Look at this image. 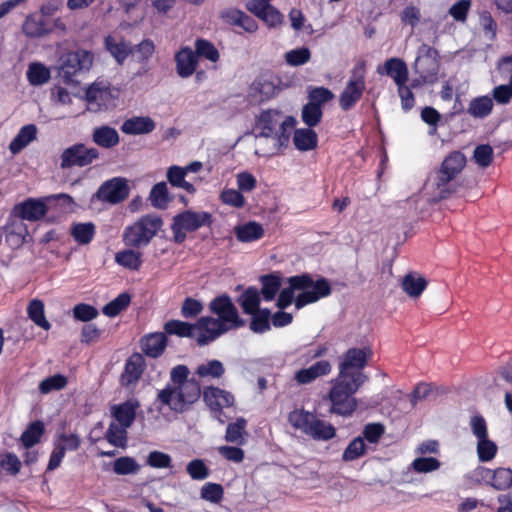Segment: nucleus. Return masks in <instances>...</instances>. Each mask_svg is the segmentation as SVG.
I'll return each instance as SVG.
<instances>
[{
	"mask_svg": "<svg viewBox=\"0 0 512 512\" xmlns=\"http://www.w3.org/2000/svg\"><path fill=\"white\" fill-rule=\"evenodd\" d=\"M189 368L177 365L170 371V382L159 391L157 401L172 411L182 413L201 396V387L195 378H189Z\"/></svg>",
	"mask_w": 512,
	"mask_h": 512,
	"instance_id": "1",
	"label": "nucleus"
},
{
	"mask_svg": "<svg viewBox=\"0 0 512 512\" xmlns=\"http://www.w3.org/2000/svg\"><path fill=\"white\" fill-rule=\"evenodd\" d=\"M163 226L161 217L147 214L138 218L123 231V242L127 247L141 249L148 246Z\"/></svg>",
	"mask_w": 512,
	"mask_h": 512,
	"instance_id": "2",
	"label": "nucleus"
},
{
	"mask_svg": "<svg viewBox=\"0 0 512 512\" xmlns=\"http://www.w3.org/2000/svg\"><path fill=\"white\" fill-rule=\"evenodd\" d=\"M361 376L348 380L338 377L336 383L329 392L331 401L330 412L340 416H350L356 410L357 401L353 396L361 386Z\"/></svg>",
	"mask_w": 512,
	"mask_h": 512,
	"instance_id": "3",
	"label": "nucleus"
},
{
	"mask_svg": "<svg viewBox=\"0 0 512 512\" xmlns=\"http://www.w3.org/2000/svg\"><path fill=\"white\" fill-rule=\"evenodd\" d=\"M466 164V157L460 151L450 153L442 162L440 169L436 172L434 186L435 196L439 199H446L457 192L455 178L463 170Z\"/></svg>",
	"mask_w": 512,
	"mask_h": 512,
	"instance_id": "4",
	"label": "nucleus"
},
{
	"mask_svg": "<svg viewBox=\"0 0 512 512\" xmlns=\"http://www.w3.org/2000/svg\"><path fill=\"white\" fill-rule=\"evenodd\" d=\"M288 421L295 429L316 441H329L336 436V429L331 423L304 409L290 412Z\"/></svg>",
	"mask_w": 512,
	"mask_h": 512,
	"instance_id": "5",
	"label": "nucleus"
},
{
	"mask_svg": "<svg viewBox=\"0 0 512 512\" xmlns=\"http://www.w3.org/2000/svg\"><path fill=\"white\" fill-rule=\"evenodd\" d=\"M212 223L213 215L210 212L184 210L172 219L173 241L182 244L187 238V233L195 232L202 227H210Z\"/></svg>",
	"mask_w": 512,
	"mask_h": 512,
	"instance_id": "6",
	"label": "nucleus"
},
{
	"mask_svg": "<svg viewBox=\"0 0 512 512\" xmlns=\"http://www.w3.org/2000/svg\"><path fill=\"white\" fill-rule=\"evenodd\" d=\"M94 56L90 51L78 49L68 52L61 58L59 77L67 85L77 84L76 75L88 71L93 64Z\"/></svg>",
	"mask_w": 512,
	"mask_h": 512,
	"instance_id": "7",
	"label": "nucleus"
},
{
	"mask_svg": "<svg viewBox=\"0 0 512 512\" xmlns=\"http://www.w3.org/2000/svg\"><path fill=\"white\" fill-rule=\"evenodd\" d=\"M57 199L62 205L72 208L75 202L68 194H58L48 198H28L15 206V213L23 220L37 221L47 213L46 200Z\"/></svg>",
	"mask_w": 512,
	"mask_h": 512,
	"instance_id": "8",
	"label": "nucleus"
},
{
	"mask_svg": "<svg viewBox=\"0 0 512 512\" xmlns=\"http://www.w3.org/2000/svg\"><path fill=\"white\" fill-rule=\"evenodd\" d=\"M371 349L364 348H350L343 355L342 361L339 363V376L343 379L361 376V385L367 380V376L361 371L368 362L371 356Z\"/></svg>",
	"mask_w": 512,
	"mask_h": 512,
	"instance_id": "9",
	"label": "nucleus"
},
{
	"mask_svg": "<svg viewBox=\"0 0 512 512\" xmlns=\"http://www.w3.org/2000/svg\"><path fill=\"white\" fill-rule=\"evenodd\" d=\"M211 313L217 315L216 321H221L228 330L244 327L246 321L239 316L238 310L232 299L227 294H222L211 300L209 303Z\"/></svg>",
	"mask_w": 512,
	"mask_h": 512,
	"instance_id": "10",
	"label": "nucleus"
},
{
	"mask_svg": "<svg viewBox=\"0 0 512 512\" xmlns=\"http://www.w3.org/2000/svg\"><path fill=\"white\" fill-rule=\"evenodd\" d=\"M438 58V51L435 48L427 44H422L419 47L414 69L424 82L436 81L439 71Z\"/></svg>",
	"mask_w": 512,
	"mask_h": 512,
	"instance_id": "11",
	"label": "nucleus"
},
{
	"mask_svg": "<svg viewBox=\"0 0 512 512\" xmlns=\"http://www.w3.org/2000/svg\"><path fill=\"white\" fill-rule=\"evenodd\" d=\"M129 192L130 188L127 179L123 177H113L103 182L93 197L103 203L115 205L127 199Z\"/></svg>",
	"mask_w": 512,
	"mask_h": 512,
	"instance_id": "12",
	"label": "nucleus"
},
{
	"mask_svg": "<svg viewBox=\"0 0 512 512\" xmlns=\"http://www.w3.org/2000/svg\"><path fill=\"white\" fill-rule=\"evenodd\" d=\"M99 157L96 148H87L84 144L78 143L66 148L61 154V168L74 166L84 167L90 165Z\"/></svg>",
	"mask_w": 512,
	"mask_h": 512,
	"instance_id": "13",
	"label": "nucleus"
},
{
	"mask_svg": "<svg viewBox=\"0 0 512 512\" xmlns=\"http://www.w3.org/2000/svg\"><path fill=\"white\" fill-rule=\"evenodd\" d=\"M365 90L364 74L358 67L352 70V75L339 97V106L343 111H349L361 99Z\"/></svg>",
	"mask_w": 512,
	"mask_h": 512,
	"instance_id": "14",
	"label": "nucleus"
},
{
	"mask_svg": "<svg viewBox=\"0 0 512 512\" xmlns=\"http://www.w3.org/2000/svg\"><path fill=\"white\" fill-rule=\"evenodd\" d=\"M195 326L196 336L194 338L199 346L208 345L229 331L228 327L223 326L221 321H216V318L210 316L200 317Z\"/></svg>",
	"mask_w": 512,
	"mask_h": 512,
	"instance_id": "15",
	"label": "nucleus"
},
{
	"mask_svg": "<svg viewBox=\"0 0 512 512\" xmlns=\"http://www.w3.org/2000/svg\"><path fill=\"white\" fill-rule=\"evenodd\" d=\"M332 293L330 281L327 278L320 277L316 281L311 278L308 289L301 290L295 298V306L301 309L309 304L315 303L322 298L328 297Z\"/></svg>",
	"mask_w": 512,
	"mask_h": 512,
	"instance_id": "16",
	"label": "nucleus"
},
{
	"mask_svg": "<svg viewBox=\"0 0 512 512\" xmlns=\"http://www.w3.org/2000/svg\"><path fill=\"white\" fill-rule=\"evenodd\" d=\"M246 8L270 28H276L284 21L282 13L267 0H248Z\"/></svg>",
	"mask_w": 512,
	"mask_h": 512,
	"instance_id": "17",
	"label": "nucleus"
},
{
	"mask_svg": "<svg viewBox=\"0 0 512 512\" xmlns=\"http://www.w3.org/2000/svg\"><path fill=\"white\" fill-rule=\"evenodd\" d=\"M289 284L288 287L283 288L277 299V307L281 310L289 307L294 299L295 291H301L308 289V286L311 283V275L308 273H303L300 275L291 276L287 279Z\"/></svg>",
	"mask_w": 512,
	"mask_h": 512,
	"instance_id": "18",
	"label": "nucleus"
},
{
	"mask_svg": "<svg viewBox=\"0 0 512 512\" xmlns=\"http://www.w3.org/2000/svg\"><path fill=\"white\" fill-rule=\"evenodd\" d=\"M285 117L279 109L262 110L256 117V127L260 129L256 137L271 138Z\"/></svg>",
	"mask_w": 512,
	"mask_h": 512,
	"instance_id": "19",
	"label": "nucleus"
},
{
	"mask_svg": "<svg viewBox=\"0 0 512 512\" xmlns=\"http://www.w3.org/2000/svg\"><path fill=\"white\" fill-rule=\"evenodd\" d=\"M332 366L328 360H320L307 368H301L294 373L293 380L298 385L313 383L320 377L330 374Z\"/></svg>",
	"mask_w": 512,
	"mask_h": 512,
	"instance_id": "20",
	"label": "nucleus"
},
{
	"mask_svg": "<svg viewBox=\"0 0 512 512\" xmlns=\"http://www.w3.org/2000/svg\"><path fill=\"white\" fill-rule=\"evenodd\" d=\"M176 64V72L181 78H188L192 76L198 66V59L194 54V50L189 46L180 48L174 56Z\"/></svg>",
	"mask_w": 512,
	"mask_h": 512,
	"instance_id": "21",
	"label": "nucleus"
},
{
	"mask_svg": "<svg viewBox=\"0 0 512 512\" xmlns=\"http://www.w3.org/2000/svg\"><path fill=\"white\" fill-rule=\"evenodd\" d=\"M202 396L209 409L228 408L233 406L235 401L232 393L215 386L205 387Z\"/></svg>",
	"mask_w": 512,
	"mask_h": 512,
	"instance_id": "22",
	"label": "nucleus"
},
{
	"mask_svg": "<svg viewBox=\"0 0 512 512\" xmlns=\"http://www.w3.org/2000/svg\"><path fill=\"white\" fill-rule=\"evenodd\" d=\"M377 73L387 75L392 78L397 86L406 84L408 81V68L406 63L400 58H389L384 65L377 67Z\"/></svg>",
	"mask_w": 512,
	"mask_h": 512,
	"instance_id": "23",
	"label": "nucleus"
},
{
	"mask_svg": "<svg viewBox=\"0 0 512 512\" xmlns=\"http://www.w3.org/2000/svg\"><path fill=\"white\" fill-rule=\"evenodd\" d=\"M155 128L156 122L150 116H133L124 120L120 130L126 135H146Z\"/></svg>",
	"mask_w": 512,
	"mask_h": 512,
	"instance_id": "24",
	"label": "nucleus"
},
{
	"mask_svg": "<svg viewBox=\"0 0 512 512\" xmlns=\"http://www.w3.org/2000/svg\"><path fill=\"white\" fill-rule=\"evenodd\" d=\"M139 407L137 401L127 400L120 404L111 406V416L115 420L114 422L124 427L130 428L136 418V410Z\"/></svg>",
	"mask_w": 512,
	"mask_h": 512,
	"instance_id": "25",
	"label": "nucleus"
},
{
	"mask_svg": "<svg viewBox=\"0 0 512 512\" xmlns=\"http://www.w3.org/2000/svg\"><path fill=\"white\" fill-rule=\"evenodd\" d=\"M142 352L151 358L162 355L167 346V337L163 332L145 335L140 341Z\"/></svg>",
	"mask_w": 512,
	"mask_h": 512,
	"instance_id": "26",
	"label": "nucleus"
},
{
	"mask_svg": "<svg viewBox=\"0 0 512 512\" xmlns=\"http://www.w3.org/2000/svg\"><path fill=\"white\" fill-rule=\"evenodd\" d=\"M234 233L239 242L250 243L261 239L264 236V229L258 222L249 221L235 226Z\"/></svg>",
	"mask_w": 512,
	"mask_h": 512,
	"instance_id": "27",
	"label": "nucleus"
},
{
	"mask_svg": "<svg viewBox=\"0 0 512 512\" xmlns=\"http://www.w3.org/2000/svg\"><path fill=\"white\" fill-rule=\"evenodd\" d=\"M92 139L98 146L106 149L113 148L120 142L117 130L108 125L96 127L93 130Z\"/></svg>",
	"mask_w": 512,
	"mask_h": 512,
	"instance_id": "28",
	"label": "nucleus"
},
{
	"mask_svg": "<svg viewBox=\"0 0 512 512\" xmlns=\"http://www.w3.org/2000/svg\"><path fill=\"white\" fill-rule=\"evenodd\" d=\"M37 137V127L35 124H27L20 128L17 135L9 144V150L12 154H17L28 146Z\"/></svg>",
	"mask_w": 512,
	"mask_h": 512,
	"instance_id": "29",
	"label": "nucleus"
},
{
	"mask_svg": "<svg viewBox=\"0 0 512 512\" xmlns=\"http://www.w3.org/2000/svg\"><path fill=\"white\" fill-rule=\"evenodd\" d=\"M244 314H250L260 310L261 295L259 290L250 286L246 288L236 299Z\"/></svg>",
	"mask_w": 512,
	"mask_h": 512,
	"instance_id": "30",
	"label": "nucleus"
},
{
	"mask_svg": "<svg viewBox=\"0 0 512 512\" xmlns=\"http://www.w3.org/2000/svg\"><path fill=\"white\" fill-rule=\"evenodd\" d=\"M143 373V358L140 354H133L128 358L125 364L122 382L125 385H131L138 382Z\"/></svg>",
	"mask_w": 512,
	"mask_h": 512,
	"instance_id": "31",
	"label": "nucleus"
},
{
	"mask_svg": "<svg viewBox=\"0 0 512 512\" xmlns=\"http://www.w3.org/2000/svg\"><path fill=\"white\" fill-rule=\"evenodd\" d=\"M104 45L105 49L120 65L123 64L132 52L131 47L124 40L117 39L111 35L105 37Z\"/></svg>",
	"mask_w": 512,
	"mask_h": 512,
	"instance_id": "32",
	"label": "nucleus"
},
{
	"mask_svg": "<svg viewBox=\"0 0 512 512\" xmlns=\"http://www.w3.org/2000/svg\"><path fill=\"white\" fill-rule=\"evenodd\" d=\"M293 143L299 151H310L317 147L318 136L310 127L295 129Z\"/></svg>",
	"mask_w": 512,
	"mask_h": 512,
	"instance_id": "33",
	"label": "nucleus"
},
{
	"mask_svg": "<svg viewBox=\"0 0 512 512\" xmlns=\"http://www.w3.org/2000/svg\"><path fill=\"white\" fill-rule=\"evenodd\" d=\"M493 99L487 95L473 98L468 106L467 113L476 119L488 117L493 109Z\"/></svg>",
	"mask_w": 512,
	"mask_h": 512,
	"instance_id": "34",
	"label": "nucleus"
},
{
	"mask_svg": "<svg viewBox=\"0 0 512 512\" xmlns=\"http://www.w3.org/2000/svg\"><path fill=\"white\" fill-rule=\"evenodd\" d=\"M44 432V423L41 420H35L23 431L20 437L21 443L25 448L29 449L40 442Z\"/></svg>",
	"mask_w": 512,
	"mask_h": 512,
	"instance_id": "35",
	"label": "nucleus"
},
{
	"mask_svg": "<svg viewBox=\"0 0 512 512\" xmlns=\"http://www.w3.org/2000/svg\"><path fill=\"white\" fill-rule=\"evenodd\" d=\"M251 316L249 329L255 334H264L271 329V311L262 308L249 314Z\"/></svg>",
	"mask_w": 512,
	"mask_h": 512,
	"instance_id": "36",
	"label": "nucleus"
},
{
	"mask_svg": "<svg viewBox=\"0 0 512 512\" xmlns=\"http://www.w3.org/2000/svg\"><path fill=\"white\" fill-rule=\"evenodd\" d=\"M426 287V279L416 273H408L402 280V289L413 298L419 297Z\"/></svg>",
	"mask_w": 512,
	"mask_h": 512,
	"instance_id": "37",
	"label": "nucleus"
},
{
	"mask_svg": "<svg viewBox=\"0 0 512 512\" xmlns=\"http://www.w3.org/2000/svg\"><path fill=\"white\" fill-rule=\"evenodd\" d=\"M260 283L262 287L259 292L263 300L266 302L272 301L280 289L281 278L273 273L266 274L260 277Z\"/></svg>",
	"mask_w": 512,
	"mask_h": 512,
	"instance_id": "38",
	"label": "nucleus"
},
{
	"mask_svg": "<svg viewBox=\"0 0 512 512\" xmlns=\"http://www.w3.org/2000/svg\"><path fill=\"white\" fill-rule=\"evenodd\" d=\"M186 174L183 167L173 165L167 170V180L171 186L184 189L189 194H194V185L185 180Z\"/></svg>",
	"mask_w": 512,
	"mask_h": 512,
	"instance_id": "39",
	"label": "nucleus"
},
{
	"mask_svg": "<svg viewBox=\"0 0 512 512\" xmlns=\"http://www.w3.org/2000/svg\"><path fill=\"white\" fill-rule=\"evenodd\" d=\"M71 236L80 245L89 244L96 233V227L92 222L75 223L71 227Z\"/></svg>",
	"mask_w": 512,
	"mask_h": 512,
	"instance_id": "40",
	"label": "nucleus"
},
{
	"mask_svg": "<svg viewBox=\"0 0 512 512\" xmlns=\"http://www.w3.org/2000/svg\"><path fill=\"white\" fill-rule=\"evenodd\" d=\"M225 373V367L219 360L212 359L197 366L195 374L203 379H220Z\"/></svg>",
	"mask_w": 512,
	"mask_h": 512,
	"instance_id": "41",
	"label": "nucleus"
},
{
	"mask_svg": "<svg viewBox=\"0 0 512 512\" xmlns=\"http://www.w3.org/2000/svg\"><path fill=\"white\" fill-rule=\"evenodd\" d=\"M282 89V81L277 76L262 77L257 82V90L266 99L278 95Z\"/></svg>",
	"mask_w": 512,
	"mask_h": 512,
	"instance_id": "42",
	"label": "nucleus"
},
{
	"mask_svg": "<svg viewBox=\"0 0 512 512\" xmlns=\"http://www.w3.org/2000/svg\"><path fill=\"white\" fill-rule=\"evenodd\" d=\"M165 333L179 337L194 338L196 336L195 324H190L181 320H169L164 325Z\"/></svg>",
	"mask_w": 512,
	"mask_h": 512,
	"instance_id": "43",
	"label": "nucleus"
},
{
	"mask_svg": "<svg viewBox=\"0 0 512 512\" xmlns=\"http://www.w3.org/2000/svg\"><path fill=\"white\" fill-rule=\"evenodd\" d=\"M128 427L111 422L105 433V439L113 446L126 448L128 440Z\"/></svg>",
	"mask_w": 512,
	"mask_h": 512,
	"instance_id": "44",
	"label": "nucleus"
},
{
	"mask_svg": "<svg viewBox=\"0 0 512 512\" xmlns=\"http://www.w3.org/2000/svg\"><path fill=\"white\" fill-rule=\"evenodd\" d=\"M142 254L134 249H125L115 255V261L122 267L130 270H138L142 265Z\"/></svg>",
	"mask_w": 512,
	"mask_h": 512,
	"instance_id": "45",
	"label": "nucleus"
},
{
	"mask_svg": "<svg viewBox=\"0 0 512 512\" xmlns=\"http://www.w3.org/2000/svg\"><path fill=\"white\" fill-rule=\"evenodd\" d=\"M195 50L194 54L199 60V58H204L210 62H217L220 58V54L215 45L206 39H196L195 40Z\"/></svg>",
	"mask_w": 512,
	"mask_h": 512,
	"instance_id": "46",
	"label": "nucleus"
},
{
	"mask_svg": "<svg viewBox=\"0 0 512 512\" xmlns=\"http://www.w3.org/2000/svg\"><path fill=\"white\" fill-rule=\"evenodd\" d=\"M130 302L131 296L129 293H120L116 298L104 305L102 313L108 317H116L128 308Z\"/></svg>",
	"mask_w": 512,
	"mask_h": 512,
	"instance_id": "47",
	"label": "nucleus"
},
{
	"mask_svg": "<svg viewBox=\"0 0 512 512\" xmlns=\"http://www.w3.org/2000/svg\"><path fill=\"white\" fill-rule=\"evenodd\" d=\"M28 317L40 328L49 330L51 325L45 317L44 303L41 300L33 299L27 307Z\"/></svg>",
	"mask_w": 512,
	"mask_h": 512,
	"instance_id": "48",
	"label": "nucleus"
},
{
	"mask_svg": "<svg viewBox=\"0 0 512 512\" xmlns=\"http://www.w3.org/2000/svg\"><path fill=\"white\" fill-rule=\"evenodd\" d=\"M50 70L42 63H31L27 70V79L33 86H40L50 79Z\"/></svg>",
	"mask_w": 512,
	"mask_h": 512,
	"instance_id": "49",
	"label": "nucleus"
},
{
	"mask_svg": "<svg viewBox=\"0 0 512 512\" xmlns=\"http://www.w3.org/2000/svg\"><path fill=\"white\" fill-rule=\"evenodd\" d=\"M149 200L153 207L158 209H165L168 203L171 201L167 184L165 182H159L155 184L150 191Z\"/></svg>",
	"mask_w": 512,
	"mask_h": 512,
	"instance_id": "50",
	"label": "nucleus"
},
{
	"mask_svg": "<svg viewBox=\"0 0 512 512\" xmlns=\"http://www.w3.org/2000/svg\"><path fill=\"white\" fill-rule=\"evenodd\" d=\"M491 487L498 491H504L512 486V469L498 467L491 471Z\"/></svg>",
	"mask_w": 512,
	"mask_h": 512,
	"instance_id": "51",
	"label": "nucleus"
},
{
	"mask_svg": "<svg viewBox=\"0 0 512 512\" xmlns=\"http://www.w3.org/2000/svg\"><path fill=\"white\" fill-rule=\"evenodd\" d=\"M367 448L361 436L355 437L343 451L342 460L345 462L357 460L366 454Z\"/></svg>",
	"mask_w": 512,
	"mask_h": 512,
	"instance_id": "52",
	"label": "nucleus"
},
{
	"mask_svg": "<svg viewBox=\"0 0 512 512\" xmlns=\"http://www.w3.org/2000/svg\"><path fill=\"white\" fill-rule=\"evenodd\" d=\"M27 227L24 224L13 225L5 228L6 243L13 249L21 247L25 243Z\"/></svg>",
	"mask_w": 512,
	"mask_h": 512,
	"instance_id": "53",
	"label": "nucleus"
},
{
	"mask_svg": "<svg viewBox=\"0 0 512 512\" xmlns=\"http://www.w3.org/2000/svg\"><path fill=\"white\" fill-rule=\"evenodd\" d=\"M497 451L498 446L488 436L477 440L476 452L480 462H490L495 458Z\"/></svg>",
	"mask_w": 512,
	"mask_h": 512,
	"instance_id": "54",
	"label": "nucleus"
},
{
	"mask_svg": "<svg viewBox=\"0 0 512 512\" xmlns=\"http://www.w3.org/2000/svg\"><path fill=\"white\" fill-rule=\"evenodd\" d=\"M140 468L138 462L130 456L119 457L113 463V472L117 475H134Z\"/></svg>",
	"mask_w": 512,
	"mask_h": 512,
	"instance_id": "55",
	"label": "nucleus"
},
{
	"mask_svg": "<svg viewBox=\"0 0 512 512\" xmlns=\"http://www.w3.org/2000/svg\"><path fill=\"white\" fill-rule=\"evenodd\" d=\"M42 17H27L23 24V32L27 37L38 38L49 33Z\"/></svg>",
	"mask_w": 512,
	"mask_h": 512,
	"instance_id": "56",
	"label": "nucleus"
},
{
	"mask_svg": "<svg viewBox=\"0 0 512 512\" xmlns=\"http://www.w3.org/2000/svg\"><path fill=\"white\" fill-rule=\"evenodd\" d=\"M68 384V379L62 374H54L43 379L38 386L41 394H49L53 391L64 389Z\"/></svg>",
	"mask_w": 512,
	"mask_h": 512,
	"instance_id": "57",
	"label": "nucleus"
},
{
	"mask_svg": "<svg viewBox=\"0 0 512 512\" xmlns=\"http://www.w3.org/2000/svg\"><path fill=\"white\" fill-rule=\"evenodd\" d=\"M323 117L322 107L312 103H306L301 110V119L307 127L313 128L317 126Z\"/></svg>",
	"mask_w": 512,
	"mask_h": 512,
	"instance_id": "58",
	"label": "nucleus"
},
{
	"mask_svg": "<svg viewBox=\"0 0 512 512\" xmlns=\"http://www.w3.org/2000/svg\"><path fill=\"white\" fill-rule=\"evenodd\" d=\"M246 425L247 421L243 417L237 418L233 423H229L226 427L225 440L231 443L242 444Z\"/></svg>",
	"mask_w": 512,
	"mask_h": 512,
	"instance_id": "59",
	"label": "nucleus"
},
{
	"mask_svg": "<svg viewBox=\"0 0 512 512\" xmlns=\"http://www.w3.org/2000/svg\"><path fill=\"white\" fill-rule=\"evenodd\" d=\"M311 52L307 47L292 49L285 53V61L292 67H298L309 62Z\"/></svg>",
	"mask_w": 512,
	"mask_h": 512,
	"instance_id": "60",
	"label": "nucleus"
},
{
	"mask_svg": "<svg viewBox=\"0 0 512 512\" xmlns=\"http://www.w3.org/2000/svg\"><path fill=\"white\" fill-rule=\"evenodd\" d=\"M479 25L485 38L493 41L497 34V23L488 11H483L479 14Z\"/></svg>",
	"mask_w": 512,
	"mask_h": 512,
	"instance_id": "61",
	"label": "nucleus"
},
{
	"mask_svg": "<svg viewBox=\"0 0 512 512\" xmlns=\"http://www.w3.org/2000/svg\"><path fill=\"white\" fill-rule=\"evenodd\" d=\"M224 490L222 485L208 482L204 484L200 491L203 500L211 503H219L223 499Z\"/></svg>",
	"mask_w": 512,
	"mask_h": 512,
	"instance_id": "62",
	"label": "nucleus"
},
{
	"mask_svg": "<svg viewBox=\"0 0 512 512\" xmlns=\"http://www.w3.org/2000/svg\"><path fill=\"white\" fill-rule=\"evenodd\" d=\"M146 464L151 468L155 469H165L172 467V458L169 454L154 450L151 451L147 458Z\"/></svg>",
	"mask_w": 512,
	"mask_h": 512,
	"instance_id": "63",
	"label": "nucleus"
},
{
	"mask_svg": "<svg viewBox=\"0 0 512 512\" xmlns=\"http://www.w3.org/2000/svg\"><path fill=\"white\" fill-rule=\"evenodd\" d=\"M385 433V426L382 423H368L362 431L363 440L370 444H377Z\"/></svg>",
	"mask_w": 512,
	"mask_h": 512,
	"instance_id": "64",
	"label": "nucleus"
}]
</instances>
